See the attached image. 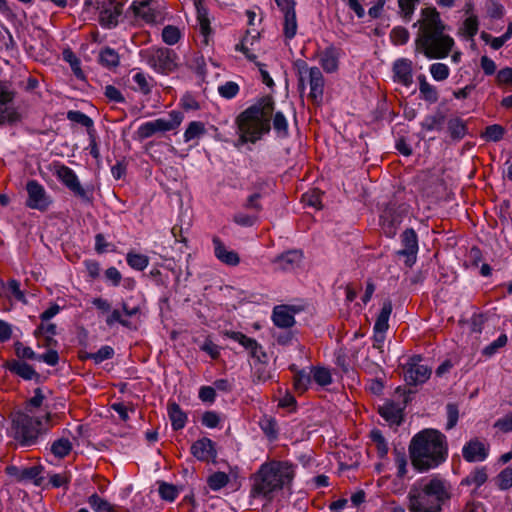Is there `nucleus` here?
Listing matches in <instances>:
<instances>
[{
  "label": "nucleus",
  "mask_w": 512,
  "mask_h": 512,
  "mask_svg": "<svg viewBox=\"0 0 512 512\" xmlns=\"http://www.w3.org/2000/svg\"><path fill=\"white\" fill-rule=\"evenodd\" d=\"M451 491L449 481L440 475L420 478L409 489L408 511L442 512L443 506L451 499Z\"/></svg>",
  "instance_id": "obj_1"
},
{
  "label": "nucleus",
  "mask_w": 512,
  "mask_h": 512,
  "mask_svg": "<svg viewBox=\"0 0 512 512\" xmlns=\"http://www.w3.org/2000/svg\"><path fill=\"white\" fill-rule=\"evenodd\" d=\"M445 26L435 8L422 10L421 29L416 38V51L429 59H442L448 56L454 40L444 33Z\"/></svg>",
  "instance_id": "obj_2"
},
{
  "label": "nucleus",
  "mask_w": 512,
  "mask_h": 512,
  "mask_svg": "<svg viewBox=\"0 0 512 512\" xmlns=\"http://www.w3.org/2000/svg\"><path fill=\"white\" fill-rule=\"evenodd\" d=\"M295 477V466L288 461L271 460L261 464L252 477L251 495L271 501L276 494L290 489Z\"/></svg>",
  "instance_id": "obj_3"
},
{
  "label": "nucleus",
  "mask_w": 512,
  "mask_h": 512,
  "mask_svg": "<svg viewBox=\"0 0 512 512\" xmlns=\"http://www.w3.org/2000/svg\"><path fill=\"white\" fill-rule=\"evenodd\" d=\"M412 465L419 472L438 467L448 455L446 437L434 429L417 433L409 446Z\"/></svg>",
  "instance_id": "obj_4"
},
{
  "label": "nucleus",
  "mask_w": 512,
  "mask_h": 512,
  "mask_svg": "<svg viewBox=\"0 0 512 512\" xmlns=\"http://www.w3.org/2000/svg\"><path fill=\"white\" fill-rule=\"evenodd\" d=\"M273 110V99L266 96L241 112L236 119L239 139L235 146L248 142L256 143L264 134H267L271 129Z\"/></svg>",
  "instance_id": "obj_5"
},
{
  "label": "nucleus",
  "mask_w": 512,
  "mask_h": 512,
  "mask_svg": "<svg viewBox=\"0 0 512 512\" xmlns=\"http://www.w3.org/2000/svg\"><path fill=\"white\" fill-rule=\"evenodd\" d=\"M298 77V89L303 92L309 87L308 97L315 104H320L323 99L325 79L321 70L316 67H310L306 61L298 59L293 64Z\"/></svg>",
  "instance_id": "obj_6"
},
{
  "label": "nucleus",
  "mask_w": 512,
  "mask_h": 512,
  "mask_svg": "<svg viewBox=\"0 0 512 512\" xmlns=\"http://www.w3.org/2000/svg\"><path fill=\"white\" fill-rule=\"evenodd\" d=\"M142 53L149 67L159 74L168 75L178 68L179 57L172 49L151 47Z\"/></svg>",
  "instance_id": "obj_7"
},
{
  "label": "nucleus",
  "mask_w": 512,
  "mask_h": 512,
  "mask_svg": "<svg viewBox=\"0 0 512 512\" xmlns=\"http://www.w3.org/2000/svg\"><path fill=\"white\" fill-rule=\"evenodd\" d=\"M84 12L97 14L102 27L112 28L118 24L122 4L116 0H86Z\"/></svg>",
  "instance_id": "obj_8"
},
{
  "label": "nucleus",
  "mask_w": 512,
  "mask_h": 512,
  "mask_svg": "<svg viewBox=\"0 0 512 512\" xmlns=\"http://www.w3.org/2000/svg\"><path fill=\"white\" fill-rule=\"evenodd\" d=\"M15 438L22 446L35 443L40 433L41 421L25 413H18L13 419Z\"/></svg>",
  "instance_id": "obj_9"
},
{
  "label": "nucleus",
  "mask_w": 512,
  "mask_h": 512,
  "mask_svg": "<svg viewBox=\"0 0 512 512\" xmlns=\"http://www.w3.org/2000/svg\"><path fill=\"white\" fill-rule=\"evenodd\" d=\"M182 121L183 114L181 112L171 111L169 113L168 119L158 118L141 124L135 133L136 139L144 140L152 137L154 134L158 132H167L174 130L177 127H179Z\"/></svg>",
  "instance_id": "obj_10"
},
{
  "label": "nucleus",
  "mask_w": 512,
  "mask_h": 512,
  "mask_svg": "<svg viewBox=\"0 0 512 512\" xmlns=\"http://www.w3.org/2000/svg\"><path fill=\"white\" fill-rule=\"evenodd\" d=\"M54 174L57 179L74 194V196L80 198L86 203L92 202L93 189L83 187L73 169L63 164L57 165L55 167Z\"/></svg>",
  "instance_id": "obj_11"
},
{
  "label": "nucleus",
  "mask_w": 512,
  "mask_h": 512,
  "mask_svg": "<svg viewBox=\"0 0 512 512\" xmlns=\"http://www.w3.org/2000/svg\"><path fill=\"white\" fill-rule=\"evenodd\" d=\"M15 96L16 91L13 85L0 80V126L19 120V114L13 106Z\"/></svg>",
  "instance_id": "obj_12"
},
{
  "label": "nucleus",
  "mask_w": 512,
  "mask_h": 512,
  "mask_svg": "<svg viewBox=\"0 0 512 512\" xmlns=\"http://www.w3.org/2000/svg\"><path fill=\"white\" fill-rule=\"evenodd\" d=\"M431 368L422 363V357L414 355L403 365L404 380L408 385L425 383L431 376Z\"/></svg>",
  "instance_id": "obj_13"
},
{
  "label": "nucleus",
  "mask_w": 512,
  "mask_h": 512,
  "mask_svg": "<svg viewBox=\"0 0 512 512\" xmlns=\"http://www.w3.org/2000/svg\"><path fill=\"white\" fill-rule=\"evenodd\" d=\"M28 199L26 205L31 209L46 211L52 203L51 197L43 185L36 180L28 181L26 185Z\"/></svg>",
  "instance_id": "obj_14"
},
{
  "label": "nucleus",
  "mask_w": 512,
  "mask_h": 512,
  "mask_svg": "<svg viewBox=\"0 0 512 512\" xmlns=\"http://www.w3.org/2000/svg\"><path fill=\"white\" fill-rule=\"evenodd\" d=\"M130 9L145 23H155L161 17V4L158 0H135Z\"/></svg>",
  "instance_id": "obj_15"
},
{
  "label": "nucleus",
  "mask_w": 512,
  "mask_h": 512,
  "mask_svg": "<svg viewBox=\"0 0 512 512\" xmlns=\"http://www.w3.org/2000/svg\"><path fill=\"white\" fill-rule=\"evenodd\" d=\"M489 455V445L477 438L467 442L462 448V456L465 461L482 462Z\"/></svg>",
  "instance_id": "obj_16"
},
{
  "label": "nucleus",
  "mask_w": 512,
  "mask_h": 512,
  "mask_svg": "<svg viewBox=\"0 0 512 512\" xmlns=\"http://www.w3.org/2000/svg\"><path fill=\"white\" fill-rule=\"evenodd\" d=\"M191 454L199 461L210 462L217 457L215 443L207 437L195 441L190 448Z\"/></svg>",
  "instance_id": "obj_17"
},
{
  "label": "nucleus",
  "mask_w": 512,
  "mask_h": 512,
  "mask_svg": "<svg viewBox=\"0 0 512 512\" xmlns=\"http://www.w3.org/2000/svg\"><path fill=\"white\" fill-rule=\"evenodd\" d=\"M395 82L409 87L413 83V63L407 58L397 59L393 64Z\"/></svg>",
  "instance_id": "obj_18"
},
{
  "label": "nucleus",
  "mask_w": 512,
  "mask_h": 512,
  "mask_svg": "<svg viewBox=\"0 0 512 512\" xmlns=\"http://www.w3.org/2000/svg\"><path fill=\"white\" fill-rule=\"evenodd\" d=\"M341 49L330 45L319 54V64L326 73H334L338 70Z\"/></svg>",
  "instance_id": "obj_19"
},
{
  "label": "nucleus",
  "mask_w": 512,
  "mask_h": 512,
  "mask_svg": "<svg viewBox=\"0 0 512 512\" xmlns=\"http://www.w3.org/2000/svg\"><path fill=\"white\" fill-rule=\"evenodd\" d=\"M215 257L227 266H237L240 263V257L234 250H229L217 236L213 237Z\"/></svg>",
  "instance_id": "obj_20"
},
{
  "label": "nucleus",
  "mask_w": 512,
  "mask_h": 512,
  "mask_svg": "<svg viewBox=\"0 0 512 512\" xmlns=\"http://www.w3.org/2000/svg\"><path fill=\"white\" fill-rule=\"evenodd\" d=\"M302 258L303 255L301 251L290 250L277 256L273 260V264L277 270L292 271L300 265Z\"/></svg>",
  "instance_id": "obj_21"
},
{
  "label": "nucleus",
  "mask_w": 512,
  "mask_h": 512,
  "mask_svg": "<svg viewBox=\"0 0 512 512\" xmlns=\"http://www.w3.org/2000/svg\"><path fill=\"white\" fill-rule=\"evenodd\" d=\"M403 249L398 252L399 255L407 256L408 260L414 263L418 251V238L413 229H406L401 235Z\"/></svg>",
  "instance_id": "obj_22"
},
{
  "label": "nucleus",
  "mask_w": 512,
  "mask_h": 512,
  "mask_svg": "<svg viewBox=\"0 0 512 512\" xmlns=\"http://www.w3.org/2000/svg\"><path fill=\"white\" fill-rule=\"evenodd\" d=\"M295 310L287 305H279L274 307L272 320L279 328H290L295 324Z\"/></svg>",
  "instance_id": "obj_23"
},
{
  "label": "nucleus",
  "mask_w": 512,
  "mask_h": 512,
  "mask_svg": "<svg viewBox=\"0 0 512 512\" xmlns=\"http://www.w3.org/2000/svg\"><path fill=\"white\" fill-rule=\"evenodd\" d=\"M379 414L391 425H400L403 421V408L400 404L389 401L378 408Z\"/></svg>",
  "instance_id": "obj_24"
},
{
  "label": "nucleus",
  "mask_w": 512,
  "mask_h": 512,
  "mask_svg": "<svg viewBox=\"0 0 512 512\" xmlns=\"http://www.w3.org/2000/svg\"><path fill=\"white\" fill-rule=\"evenodd\" d=\"M6 367L10 372L20 376L24 380H31L33 378L39 377V375L35 371V369L31 365L27 364L26 362L13 360V361L8 362L6 364Z\"/></svg>",
  "instance_id": "obj_25"
},
{
  "label": "nucleus",
  "mask_w": 512,
  "mask_h": 512,
  "mask_svg": "<svg viewBox=\"0 0 512 512\" xmlns=\"http://www.w3.org/2000/svg\"><path fill=\"white\" fill-rule=\"evenodd\" d=\"M7 471L19 481H33L35 484H39L41 470L36 466L22 469L11 466L7 468Z\"/></svg>",
  "instance_id": "obj_26"
},
{
  "label": "nucleus",
  "mask_w": 512,
  "mask_h": 512,
  "mask_svg": "<svg viewBox=\"0 0 512 512\" xmlns=\"http://www.w3.org/2000/svg\"><path fill=\"white\" fill-rule=\"evenodd\" d=\"M289 368L292 372H294V389L299 393H304L311 383V372L308 373L304 369L299 370L295 364H292Z\"/></svg>",
  "instance_id": "obj_27"
},
{
  "label": "nucleus",
  "mask_w": 512,
  "mask_h": 512,
  "mask_svg": "<svg viewBox=\"0 0 512 512\" xmlns=\"http://www.w3.org/2000/svg\"><path fill=\"white\" fill-rule=\"evenodd\" d=\"M392 302L390 300H385L382 304V308L380 313L378 314L373 330H377L379 332H387L389 328V318L392 313Z\"/></svg>",
  "instance_id": "obj_28"
},
{
  "label": "nucleus",
  "mask_w": 512,
  "mask_h": 512,
  "mask_svg": "<svg viewBox=\"0 0 512 512\" xmlns=\"http://www.w3.org/2000/svg\"><path fill=\"white\" fill-rule=\"evenodd\" d=\"M133 71H135V73L133 74L132 79L137 85L134 90L139 91L144 95L150 94L153 88L154 79L141 70L134 69Z\"/></svg>",
  "instance_id": "obj_29"
},
{
  "label": "nucleus",
  "mask_w": 512,
  "mask_h": 512,
  "mask_svg": "<svg viewBox=\"0 0 512 512\" xmlns=\"http://www.w3.org/2000/svg\"><path fill=\"white\" fill-rule=\"evenodd\" d=\"M168 415L174 430H181L185 427L187 422V415L182 411L178 404H169Z\"/></svg>",
  "instance_id": "obj_30"
},
{
  "label": "nucleus",
  "mask_w": 512,
  "mask_h": 512,
  "mask_svg": "<svg viewBox=\"0 0 512 512\" xmlns=\"http://www.w3.org/2000/svg\"><path fill=\"white\" fill-rule=\"evenodd\" d=\"M98 60L102 66L108 69H114L120 64L119 54L110 47H105L100 51Z\"/></svg>",
  "instance_id": "obj_31"
},
{
  "label": "nucleus",
  "mask_w": 512,
  "mask_h": 512,
  "mask_svg": "<svg viewBox=\"0 0 512 512\" xmlns=\"http://www.w3.org/2000/svg\"><path fill=\"white\" fill-rule=\"evenodd\" d=\"M419 91L421 97L430 103H435L438 100V93L436 88L426 81L425 76L419 77Z\"/></svg>",
  "instance_id": "obj_32"
},
{
  "label": "nucleus",
  "mask_w": 512,
  "mask_h": 512,
  "mask_svg": "<svg viewBox=\"0 0 512 512\" xmlns=\"http://www.w3.org/2000/svg\"><path fill=\"white\" fill-rule=\"evenodd\" d=\"M448 131L454 140H460L467 134L465 122L460 118H452L448 121Z\"/></svg>",
  "instance_id": "obj_33"
},
{
  "label": "nucleus",
  "mask_w": 512,
  "mask_h": 512,
  "mask_svg": "<svg viewBox=\"0 0 512 512\" xmlns=\"http://www.w3.org/2000/svg\"><path fill=\"white\" fill-rule=\"evenodd\" d=\"M206 133V128L204 123L200 121H192L189 123L187 129L184 132V140L185 142H190L192 140L199 139Z\"/></svg>",
  "instance_id": "obj_34"
},
{
  "label": "nucleus",
  "mask_w": 512,
  "mask_h": 512,
  "mask_svg": "<svg viewBox=\"0 0 512 512\" xmlns=\"http://www.w3.org/2000/svg\"><path fill=\"white\" fill-rule=\"evenodd\" d=\"M313 380L320 386H327L332 383V375L328 368L316 366L311 368Z\"/></svg>",
  "instance_id": "obj_35"
},
{
  "label": "nucleus",
  "mask_w": 512,
  "mask_h": 512,
  "mask_svg": "<svg viewBox=\"0 0 512 512\" xmlns=\"http://www.w3.org/2000/svg\"><path fill=\"white\" fill-rule=\"evenodd\" d=\"M127 264L135 270L143 271L149 265V258L144 254L129 252L126 256Z\"/></svg>",
  "instance_id": "obj_36"
},
{
  "label": "nucleus",
  "mask_w": 512,
  "mask_h": 512,
  "mask_svg": "<svg viewBox=\"0 0 512 512\" xmlns=\"http://www.w3.org/2000/svg\"><path fill=\"white\" fill-rule=\"evenodd\" d=\"M284 35L287 39H292L296 35L297 32V19L296 12L291 11L284 14Z\"/></svg>",
  "instance_id": "obj_37"
},
{
  "label": "nucleus",
  "mask_w": 512,
  "mask_h": 512,
  "mask_svg": "<svg viewBox=\"0 0 512 512\" xmlns=\"http://www.w3.org/2000/svg\"><path fill=\"white\" fill-rule=\"evenodd\" d=\"M370 438L376 446L379 457L384 458L387 455L389 448L382 432L378 429H374L370 433Z\"/></svg>",
  "instance_id": "obj_38"
},
{
  "label": "nucleus",
  "mask_w": 512,
  "mask_h": 512,
  "mask_svg": "<svg viewBox=\"0 0 512 512\" xmlns=\"http://www.w3.org/2000/svg\"><path fill=\"white\" fill-rule=\"evenodd\" d=\"M229 482V476L225 472H215L207 479L208 486L213 491H218L225 487Z\"/></svg>",
  "instance_id": "obj_39"
},
{
  "label": "nucleus",
  "mask_w": 512,
  "mask_h": 512,
  "mask_svg": "<svg viewBox=\"0 0 512 512\" xmlns=\"http://www.w3.org/2000/svg\"><path fill=\"white\" fill-rule=\"evenodd\" d=\"M72 449L71 442L66 438H60L53 442L51 446L52 453L59 458L67 456Z\"/></svg>",
  "instance_id": "obj_40"
},
{
  "label": "nucleus",
  "mask_w": 512,
  "mask_h": 512,
  "mask_svg": "<svg viewBox=\"0 0 512 512\" xmlns=\"http://www.w3.org/2000/svg\"><path fill=\"white\" fill-rule=\"evenodd\" d=\"M182 33L178 27L167 25L162 30V40L167 45H174L181 39Z\"/></svg>",
  "instance_id": "obj_41"
},
{
  "label": "nucleus",
  "mask_w": 512,
  "mask_h": 512,
  "mask_svg": "<svg viewBox=\"0 0 512 512\" xmlns=\"http://www.w3.org/2000/svg\"><path fill=\"white\" fill-rule=\"evenodd\" d=\"M478 19L476 16L472 15L466 18L463 22V25L460 29L461 34L468 37L473 38L478 32Z\"/></svg>",
  "instance_id": "obj_42"
},
{
  "label": "nucleus",
  "mask_w": 512,
  "mask_h": 512,
  "mask_svg": "<svg viewBox=\"0 0 512 512\" xmlns=\"http://www.w3.org/2000/svg\"><path fill=\"white\" fill-rule=\"evenodd\" d=\"M273 128L279 137L288 136V122L281 112H277L273 118Z\"/></svg>",
  "instance_id": "obj_43"
},
{
  "label": "nucleus",
  "mask_w": 512,
  "mask_h": 512,
  "mask_svg": "<svg viewBox=\"0 0 512 512\" xmlns=\"http://www.w3.org/2000/svg\"><path fill=\"white\" fill-rule=\"evenodd\" d=\"M496 485L500 490H508L512 487V467L504 468L496 477Z\"/></svg>",
  "instance_id": "obj_44"
},
{
  "label": "nucleus",
  "mask_w": 512,
  "mask_h": 512,
  "mask_svg": "<svg viewBox=\"0 0 512 512\" xmlns=\"http://www.w3.org/2000/svg\"><path fill=\"white\" fill-rule=\"evenodd\" d=\"M507 341V335L501 334L496 340L491 342L483 349L482 354L487 357L493 356L499 351V349L503 348L507 344Z\"/></svg>",
  "instance_id": "obj_45"
},
{
  "label": "nucleus",
  "mask_w": 512,
  "mask_h": 512,
  "mask_svg": "<svg viewBox=\"0 0 512 512\" xmlns=\"http://www.w3.org/2000/svg\"><path fill=\"white\" fill-rule=\"evenodd\" d=\"M419 1L420 0H398L400 14L402 15L405 21L411 20L416 5L419 3Z\"/></svg>",
  "instance_id": "obj_46"
},
{
  "label": "nucleus",
  "mask_w": 512,
  "mask_h": 512,
  "mask_svg": "<svg viewBox=\"0 0 512 512\" xmlns=\"http://www.w3.org/2000/svg\"><path fill=\"white\" fill-rule=\"evenodd\" d=\"M158 492L163 500L170 502L174 501L179 493L178 489L174 485L165 482L160 483Z\"/></svg>",
  "instance_id": "obj_47"
},
{
  "label": "nucleus",
  "mask_w": 512,
  "mask_h": 512,
  "mask_svg": "<svg viewBox=\"0 0 512 512\" xmlns=\"http://www.w3.org/2000/svg\"><path fill=\"white\" fill-rule=\"evenodd\" d=\"M487 479V470L485 467H481L470 473V475L467 477V482L475 485L476 487H480L487 481Z\"/></svg>",
  "instance_id": "obj_48"
},
{
  "label": "nucleus",
  "mask_w": 512,
  "mask_h": 512,
  "mask_svg": "<svg viewBox=\"0 0 512 512\" xmlns=\"http://www.w3.org/2000/svg\"><path fill=\"white\" fill-rule=\"evenodd\" d=\"M430 73L436 81H443L449 77V67L444 63H434L430 66Z\"/></svg>",
  "instance_id": "obj_49"
},
{
  "label": "nucleus",
  "mask_w": 512,
  "mask_h": 512,
  "mask_svg": "<svg viewBox=\"0 0 512 512\" xmlns=\"http://www.w3.org/2000/svg\"><path fill=\"white\" fill-rule=\"evenodd\" d=\"M219 94L226 99H232L239 93V85L233 81H227L218 87Z\"/></svg>",
  "instance_id": "obj_50"
},
{
  "label": "nucleus",
  "mask_w": 512,
  "mask_h": 512,
  "mask_svg": "<svg viewBox=\"0 0 512 512\" xmlns=\"http://www.w3.org/2000/svg\"><path fill=\"white\" fill-rule=\"evenodd\" d=\"M444 122L442 115L428 116L422 122V128L426 131L441 130Z\"/></svg>",
  "instance_id": "obj_51"
},
{
  "label": "nucleus",
  "mask_w": 512,
  "mask_h": 512,
  "mask_svg": "<svg viewBox=\"0 0 512 512\" xmlns=\"http://www.w3.org/2000/svg\"><path fill=\"white\" fill-rule=\"evenodd\" d=\"M505 130L501 125L494 124L486 127L484 137L493 142L500 141L504 136Z\"/></svg>",
  "instance_id": "obj_52"
},
{
  "label": "nucleus",
  "mask_w": 512,
  "mask_h": 512,
  "mask_svg": "<svg viewBox=\"0 0 512 512\" xmlns=\"http://www.w3.org/2000/svg\"><path fill=\"white\" fill-rule=\"evenodd\" d=\"M15 353L20 359L37 360L38 355L31 347L25 346L22 342L15 343Z\"/></svg>",
  "instance_id": "obj_53"
},
{
  "label": "nucleus",
  "mask_w": 512,
  "mask_h": 512,
  "mask_svg": "<svg viewBox=\"0 0 512 512\" xmlns=\"http://www.w3.org/2000/svg\"><path fill=\"white\" fill-rule=\"evenodd\" d=\"M258 216L256 214H246L243 212H238L234 215L233 221L244 227H251L257 221Z\"/></svg>",
  "instance_id": "obj_54"
},
{
  "label": "nucleus",
  "mask_w": 512,
  "mask_h": 512,
  "mask_svg": "<svg viewBox=\"0 0 512 512\" xmlns=\"http://www.w3.org/2000/svg\"><path fill=\"white\" fill-rule=\"evenodd\" d=\"M390 37L395 45H403L409 40V32L403 27H396L391 31Z\"/></svg>",
  "instance_id": "obj_55"
},
{
  "label": "nucleus",
  "mask_w": 512,
  "mask_h": 512,
  "mask_svg": "<svg viewBox=\"0 0 512 512\" xmlns=\"http://www.w3.org/2000/svg\"><path fill=\"white\" fill-rule=\"evenodd\" d=\"M67 118L70 121L81 124L84 127H90L93 124L91 118L81 111H69L67 113Z\"/></svg>",
  "instance_id": "obj_56"
},
{
  "label": "nucleus",
  "mask_w": 512,
  "mask_h": 512,
  "mask_svg": "<svg viewBox=\"0 0 512 512\" xmlns=\"http://www.w3.org/2000/svg\"><path fill=\"white\" fill-rule=\"evenodd\" d=\"M105 322L109 327L113 326L115 323H119L127 328L131 327L130 321L123 318L121 312L118 309L112 310L111 313L107 316Z\"/></svg>",
  "instance_id": "obj_57"
},
{
  "label": "nucleus",
  "mask_w": 512,
  "mask_h": 512,
  "mask_svg": "<svg viewBox=\"0 0 512 512\" xmlns=\"http://www.w3.org/2000/svg\"><path fill=\"white\" fill-rule=\"evenodd\" d=\"M114 355V350L112 347L106 345L102 346L97 352L90 355V358L95 361V363H101L105 360L111 359Z\"/></svg>",
  "instance_id": "obj_58"
},
{
  "label": "nucleus",
  "mask_w": 512,
  "mask_h": 512,
  "mask_svg": "<svg viewBox=\"0 0 512 512\" xmlns=\"http://www.w3.org/2000/svg\"><path fill=\"white\" fill-rule=\"evenodd\" d=\"M447 411V424L446 429L450 430L457 424L458 417H459V411L456 404L449 403L446 406Z\"/></svg>",
  "instance_id": "obj_59"
},
{
  "label": "nucleus",
  "mask_w": 512,
  "mask_h": 512,
  "mask_svg": "<svg viewBox=\"0 0 512 512\" xmlns=\"http://www.w3.org/2000/svg\"><path fill=\"white\" fill-rule=\"evenodd\" d=\"M104 95L111 102L123 103L125 101V98L121 91L113 85L105 86Z\"/></svg>",
  "instance_id": "obj_60"
},
{
  "label": "nucleus",
  "mask_w": 512,
  "mask_h": 512,
  "mask_svg": "<svg viewBox=\"0 0 512 512\" xmlns=\"http://www.w3.org/2000/svg\"><path fill=\"white\" fill-rule=\"evenodd\" d=\"M262 196L260 193H254L252 195H250L245 204H244V207L246 209H249V210H252L254 213L253 214H256L258 216V213L261 211L262 209V205H261V200Z\"/></svg>",
  "instance_id": "obj_61"
},
{
  "label": "nucleus",
  "mask_w": 512,
  "mask_h": 512,
  "mask_svg": "<svg viewBox=\"0 0 512 512\" xmlns=\"http://www.w3.org/2000/svg\"><path fill=\"white\" fill-rule=\"evenodd\" d=\"M220 415L215 411H207L203 414L201 422L207 428H215L220 423Z\"/></svg>",
  "instance_id": "obj_62"
},
{
  "label": "nucleus",
  "mask_w": 512,
  "mask_h": 512,
  "mask_svg": "<svg viewBox=\"0 0 512 512\" xmlns=\"http://www.w3.org/2000/svg\"><path fill=\"white\" fill-rule=\"evenodd\" d=\"M494 427L504 433L512 431V412L507 413L503 417L496 420Z\"/></svg>",
  "instance_id": "obj_63"
},
{
  "label": "nucleus",
  "mask_w": 512,
  "mask_h": 512,
  "mask_svg": "<svg viewBox=\"0 0 512 512\" xmlns=\"http://www.w3.org/2000/svg\"><path fill=\"white\" fill-rule=\"evenodd\" d=\"M302 202L308 206L319 208L321 205V197L317 191L307 192L302 195Z\"/></svg>",
  "instance_id": "obj_64"
}]
</instances>
